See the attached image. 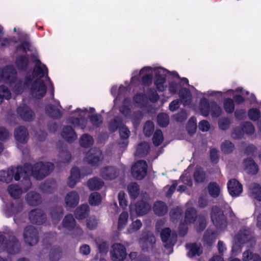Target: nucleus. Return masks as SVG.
I'll return each instance as SVG.
<instances>
[{"instance_id": "nucleus-6", "label": "nucleus", "mask_w": 261, "mask_h": 261, "mask_svg": "<svg viewBox=\"0 0 261 261\" xmlns=\"http://www.w3.org/2000/svg\"><path fill=\"white\" fill-rule=\"evenodd\" d=\"M118 127H120V139L123 140L119 144L121 147L125 148L127 145V139L129 136L130 131L125 126L122 125V122L119 118L115 119L114 121L110 125V128L112 131L116 130Z\"/></svg>"}, {"instance_id": "nucleus-53", "label": "nucleus", "mask_w": 261, "mask_h": 261, "mask_svg": "<svg viewBox=\"0 0 261 261\" xmlns=\"http://www.w3.org/2000/svg\"><path fill=\"white\" fill-rule=\"evenodd\" d=\"M86 226L89 229H93L95 228L97 225V221L94 216L89 217L86 220Z\"/></svg>"}, {"instance_id": "nucleus-43", "label": "nucleus", "mask_w": 261, "mask_h": 261, "mask_svg": "<svg viewBox=\"0 0 261 261\" xmlns=\"http://www.w3.org/2000/svg\"><path fill=\"white\" fill-rule=\"evenodd\" d=\"M195 211L193 208H188L185 214V222L190 224L195 221Z\"/></svg>"}, {"instance_id": "nucleus-36", "label": "nucleus", "mask_w": 261, "mask_h": 261, "mask_svg": "<svg viewBox=\"0 0 261 261\" xmlns=\"http://www.w3.org/2000/svg\"><path fill=\"white\" fill-rule=\"evenodd\" d=\"M103 182L97 178L90 179L88 182V186L91 190H96L100 189L103 186Z\"/></svg>"}, {"instance_id": "nucleus-57", "label": "nucleus", "mask_w": 261, "mask_h": 261, "mask_svg": "<svg viewBox=\"0 0 261 261\" xmlns=\"http://www.w3.org/2000/svg\"><path fill=\"white\" fill-rule=\"evenodd\" d=\"M30 44L28 42H22L21 45L17 48L16 53L17 54L25 53L30 49Z\"/></svg>"}, {"instance_id": "nucleus-49", "label": "nucleus", "mask_w": 261, "mask_h": 261, "mask_svg": "<svg viewBox=\"0 0 261 261\" xmlns=\"http://www.w3.org/2000/svg\"><path fill=\"white\" fill-rule=\"evenodd\" d=\"M153 143L154 145H160L163 141V136L162 132L160 130H157L154 133L153 137Z\"/></svg>"}, {"instance_id": "nucleus-42", "label": "nucleus", "mask_w": 261, "mask_h": 261, "mask_svg": "<svg viewBox=\"0 0 261 261\" xmlns=\"http://www.w3.org/2000/svg\"><path fill=\"white\" fill-rule=\"evenodd\" d=\"M155 238L153 236H150L146 240H141L140 244L142 247V249H145V246H146V249L152 247L153 244L155 243Z\"/></svg>"}, {"instance_id": "nucleus-33", "label": "nucleus", "mask_w": 261, "mask_h": 261, "mask_svg": "<svg viewBox=\"0 0 261 261\" xmlns=\"http://www.w3.org/2000/svg\"><path fill=\"white\" fill-rule=\"evenodd\" d=\"M244 164L247 172L251 174H255L257 172V167L253 160L251 159L246 160L244 161Z\"/></svg>"}, {"instance_id": "nucleus-11", "label": "nucleus", "mask_w": 261, "mask_h": 261, "mask_svg": "<svg viewBox=\"0 0 261 261\" xmlns=\"http://www.w3.org/2000/svg\"><path fill=\"white\" fill-rule=\"evenodd\" d=\"M37 231L33 226H29L25 228L23 233L25 241L30 245H34L38 242Z\"/></svg>"}, {"instance_id": "nucleus-3", "label": "nucleus", "mask_w": 261, "mask_h": 261, "mask_svg": "<svg viewBox=\"0 0 261 261\" xmlns=\"http://www.w3.org/2000/svg\"><path fill=\"white\" fill-rule=\"evenodd\" d=\"M169 72L161 67H145L139 71L136 70L133 72L131 82L135 83L139 81L142 77L144 85H149L152 81V74H154V85L156 89L160 92L165 91L167 88L166 76Z\"/></svg>"}, {"instance_id": "nucleus-16", "label": "nucleus", "mask_w": 261, "mask_h": 261, "mask_svg": "<svg viewBox=\"0 0 261 261\" xmlns=\"http://www.w3.org/2000/svg\"><path fill=\"white\" fill-rule=\"evenodd\" d=\"M227 188L229 194L233 197L238 196L243 190L242 185L234 179L228 181Z\"/></svg>"}, {"instance_id": "nucleus-18", "label": "nucleus", "mask_w": 261, "mask_h": 261, "mask_svg": "<svg viewBox=\"0 0 261 261\" xmlns=\"http://www.w3.org/2000/svg\"><path fill=\"white\" fill-rule=\"evenodd\" d=\"M101 152L99 150H91L87 155L86 160L93 165L98 164L101 160Z\"/></svg>"}, {"instance_id": "nucleus-13", "label": "nucleus", "mask_w": 261, "mask_h": 261, "mask_svg": "<svg viewBox=\"0 0 261 261\" xmlns=\"http://www.w3.org/2000/svg\"><path fill=\"white\" fill-rule=\"evenodd\" d=\"M236 244H245L248 242H251L252 238L250 230L247 228H242L239 230L235 237Z\"/></svg>"}, {"instance_id": "nucleus-7", "label": "nucleus", "mask_w": 261, "mask_h": 261, "mask_svg": "<svg viewBox=\"0 0 261 261\" xmlns=\"http://www.w3.org/2000/svg\"><path fill=\"white\" fill-rule=\"evenodd\" d=\"M147 165L145 161L140 160L135 163L132 168L133 176L139 180L144 178L146 174Z\"/></svg>"}, {"instance_id": "nucleus-40", "label": "nucleus", "mask_w": 261, "mask_h": 261, "mask_svg": "<svg viewBox=\"0 0 261 261\" xmlns=\"http://www.w3.org/2000/svg\"><path fill=\"white\" fill-rule=\"evenodd\" d=\"M149 148V145L147 143H140L137 148L135 154L139 156H143L148 153Z\"/></svg>"}, {"instance_id": "nucleus-45", "label": "nucleus", "mask_w": 261, "mask_h": 261, "mask_svg": "<svg viewBox=\"0 0 261 261\" xmlns=\"http://www.w3.org/2000/svg\"><path fill=\"white\" fill-rule=\"evenodd\" d=\"M221 148L223 153H230L233 151L234 145L229 141H225L222 143Z\"/></svg>"}, {"instance_id": "nucleus-31", "label": "nucleus", "mask_w": 261, "mask_h": 261, "mask_svg": "<svg viewBox=\"0 0 261 261\" xmlns=\"http://www.w3.org/2000/svg\"><path fill=\"white\" fill-rule=\"evenodd\" d=\"M62 225L64 228L70 231L75 226V221L71 215H69L66 216L64 219Z\"/></svg>"}, {"instance_id": "nucleus-54", "label": "nucleus", "mask_w": 261, "mask_h": 261, "mask_svg": "<svg viewBox=\"0 0 261 261\" xmlns=\"http://www.w3.org/2000/svg\"><path fill=\"white\" fill-rule=\"evenodd\" d=\"M194 178L197 182H201L205 179V174L201 169H197L194 173Z\"/></svg>"}, {"instance_id": "nucleus-37", "label": "nucleus", "mask_w": 261, "mask_h": 261, "mask_svg": "<svg viewBox=\"0 0 261 261\" xmlns=\"http://www.w3.org/2000/svg\"><path fill=\"white\" fill-rule=\"evenodd\" d=\"M16 65L19 70H25L28 65V59L24 56L18 57L16 60Z\"/></svg>"}, {"instance_id": "nucleus-50", "label": "nucleus", "mask_w": 261, "mask_h": 261, "mask_svg": "<svg viewBox=\"0 0 261 261\" xmlns=\"http://www.w3.org/2000/svg\"><path fill=\"white\" fill-rule=\"evenodd\" d=\"M169 122L168 116L166 114H161L158 116V124L162 127L166 126Z\"/></svg>"}, {"instance_id": "nucleus-21", "label": "nucleus", "mask_w": 261, "mask_h": 261, "mask_svg": "<svg viewBox=\"0 0 261 261\" xmlns=\"http://www.w3.org/2000/svg\"><path fill=\"white\" fill-rule=\"evenodd\" d=\"M29 218L32 223L40 224L44 221L45 217L41 210H35L30 213Z\"/></svg>"}, {"instance_id": "nucleus-25", "label": "nucleus", "mask_w": 261, "mask_h": 261, "mask_svg": "<svg viewBox=\"0 0 261 261\" xmlns=\"http://www.w3.org/2000/svg\"><path fill=\"white\" fill-rule=\"evenodd\" d=\"M249 195L258 201H261V187L259 185L252 184L249 189Z\"/></svg>"}, {"instance_id": "nucleus-38", "label": "nucleus", "mask_w": 261, "mask_h": 261, "mask_svg": "<svg viewBox=\"0 0 261 261\" xmlns=\"http://www.w3.org/2000/svg\"><path fill=\"white\" fill-rule=\"evenodd\" d=\"M127 191L130 198H135L139 194L140 189L136 183L133 182L128 185Z\"/></svg>"}, {"instance_id": "nucleus-61", "label": "nucleus", "mask_w": 261, "mask_h": 261, "mask_svg": "<svg viewBox=\"0 0 261 261\" xmlns=\"http://www.w3.org/2000/svg\"><path fill=\"white\" fill-rule=\"evenodd\" d=\"M203 97L205 98V96L210 97V96H215L216 97H222L223 95V92L221 91H212L210 90L206 92V93H203Z\"/></svg>"}, {"instance_id": "nucleus-63", "label": "nucleus", "mask_w": 261, "mask_h": 261, "mask_svg": "<svg viewBox=\"0 0 261 261\" xmlns=\"http://www.w3.org/2000/svg\"><path fill=\"white\" fill-rule=\"evenodd\" d=\"M198 127L202 132H207L210 128V124L206 120H202L199 122Z\"/></svg>"}, {"instance_id": "nucleus-1", "label": "nucleus", "mask_w": 261, "mask_h": 261, "mask_svg": "<svg viewBox=\"0 0 261 261\" xmlns=\"http://www.w3.org/2000/svg\"><path fill=\"white\" fill-rule=\"evenodd\" d=\"M47 69L45 65L40 62L37 63L34 69L32 76L27 75L24 81L16 78V72L11 66H7L0 72V82L7 84L12 92L16 95L23 93L28 87H30V94L35 99L43 97L47 88H50L53 92L54 88L49 79L44 76Z\"/></svg>"}, {"instance_id": "nucleus-27", "label": "nucleus", "mask_w": 261, "mask_h": 261, "mask_svg": "<svg viewBox=\"0 0 261 261\" xmlns=\"http://www.w3.org/2000/svg\"><path fill=\"white\" fill-rule=\"evenodd\" d=\"M179 96L185 106L189 105L192 100V95L189 90L182 88L179 90Z\"/></svg>"}, {"instance_id": "nucleus-46", "label": "nucleus", "mask_w": 261, "mask_h": 261, "mask_svg": "<svg viewBox=\"0 0 261 261\" xmlns=\"http://www.w3.org/2000/svg\"><path fill=\"white\" fill-rule=\"evenodd\" d=\"M11 92L5 86H0V103L4 99H8L11 97Z\"/></svg>"}, {"instance_id": "nucleus-62", "label": "nucleus", "mask_w": 261, "mask_h": 261, "mask_svg": "<svg viewBox=\"0 0 261 261\" xmlns=\"http://www.w3.org/2000/svg\"><path fill=\"white\" fill-rule=\"evenodd\" d=\"M91 122L95 127L98 126L102 123V118L100 115L93 116L90 118Z\"/></svg>"}, {"instance_id": "nucleus-14", "label": "nucleus", "mask_w": 261, "mask_h": 261, "mask_svg": "<svg viewBox=\"0 0 261 261\" xmlns=\"http://www.w3.org/2000/svg\"><path fill=\"white\" fill-rule=\"evenodd\" d=\"M161 236L163 242L166 243V247H169L173 245L175 242L176 235L174 232L171 233L169 228L162 229Z\"/></svg>"}, {"instance_id": "nucleus-55", "label": "nucleus", "mask_w": 261, "mask_h": 261, "mask_svg": "<svg viewBox=\"0 0 261 261\" xmlns=\"http://www.w3.org/2000/svg\"><path fill=\"white\" fill-rule=\"evenodd\" d=\"M142 226V223L140 220H137L134 222L130 225L128 229V232L129 233H132L134 231H137L139 230Z\"/></svg>"}, {"instance_id": "nucleus-29", "label": "nucleus", "mask_w": 261, "mask_h": 261, "mask_svg": "<svg viewBox=\"0 0 261 261\" xmlns=\"http://www.w3.org/2000/svg\"><path fill=\"white\" fill-rule=\"evenodd\" d=\"M153 210L154 213L158 216L165 215L167 212L166 204L161 201L156 202L153 205Z\"/></svg>"}, {"instance_id": "nucleus-23", "label": "nucleus", "mask_w": 261, "mask_h": 261, "mask_svg": "<svg viewBox=\"0 0 261 261\" xmlns=\"http://www.w3.org/2000/svg\"><path fill=\"white\" fill-rule=\"evenodd\" d=\"M209 194L214 198L218 197L221 192L222 185L215 182H210L207 187Z\"/></svg>"}, {"instance_id": "nucleus-10", "label": "nucleus", "mask_w": 261, "mask_h": 261, "mask_svg": "<svg viewBox=\"0 0 261 261\" xmlns=\"http://www.w3.org/2000/svg\"><path fill=\"white\" fill-rule=\"evenodd\" d=\"M173 77L176 79V80L174 82H171L169 83V92L172 94H175L176 93L177 90L179 87L181 86H186L188 85V80L186 78H182L179 81V77L178 74L176 72H172L171 73Z\"/></svg>"}, {"instance_id": "nucleus-60", "label": "nucleus", "mask_w": 261, "mask_h": 261, "mask_svg": "<svg viewBox=\"0 0 261 261\" xmlns=\"http://www.w3.org/2000/svg\"><path fill=\"white\" fill-rule=\"evenodd\" d=\"M118 199L120 205L122 208H125L127 206V201L125 199V194L123 192L119 193Z\"/></svg>"}, {"instance_id": "nucleus-59", "label": "nucleus", "mask_w": 261, "mask_h": 261, "mask_svg": "<svg viewBox=\"0 0 261 261\" xmlns=\"http://www.w3.org/2000/svg\"><path fill=\"white\" fill-rule=\"evenodd\" d=\"M129 110V100L125 99L123 105L120 108V111L121 113L126 115Z\"/></svg>"}, {"instance_id": "nucleus-22", "label": "nucleus", "mask_w": 261, "mask_h": 261, "mask_svg": "<svg viewBox=\"0 0 261 261\" xmlns=\"http://www.w3.org/2000/svg\"><path fill=\"white\" fill-rule=\"evenodd\" d=\"M117 171L114 167L105 168L101 170V175L105 179L111 180L117 176Z\"/></svg>"}, {"instance_id": "nucleus-52", "label": "nucleus", "mask_w": 261, "mask_h": 261, "mask_svg": "<svg viewBox=\"0 0 261 261\" xmlns=\"http://www.w3.org/2000/svg\"><path fill=\"white\" fill-rule=\"evenodd\" d=\"M248 115L250 119L256 121L259 118L260 111L258 109L252 108L249 110Z\"/></svg>"}, {"instance_id": "nucleus-8", "label": "nucleus", "mask_w": 261, "mask_h": 261, "mask_svg": "<svg viewBox=\"0 0 261 261\" xmlns=\"http://www.w3.org/2000/svg\"><path fill=\"white\" fill-rule=\"evenodd\" d=\"M126 255L125 248L123 245L115 243L112 246L111 258L113 261H122Z\"/></svg>"}, {"instance_id": "nucleus-9", "label": "nucleus", "mask_w": 261, "mask_h": 261, "mask_svg": "<svg viewBox=\"0 0 261 261\" xmlns=\"http://www.w3.org/2000/svg\"><path fill=\"white\" fill-rule=\"evenodd\" d=\"M150 205L147 202L141 201L136 204H132L130 206V213L131 216H142L147 213L150 210Z\"/></svg>"}, {"instance_id": "nucleus-34", "label": "nucleus", "mask_w": 261, "mask_h": 261, "mask_svg": "<svg viewBox=\"0 0 261 261\" xmlns=\"http://www.w3.org/2000/svg\"><path fill=\"white\" fill-rule=\"evenodd\" d=\"M126 91V88L123 86H120L118 88L117 86H113L112 87L111 93L114 96L116 97V98L114 100L115 104L116 103V101L122 95H123Z\"/></svg>"}, {"instance_id": "nucleus-64", "label": "nucleus", "mask_w": 261, "mask_h": 261, "mask_svg": "<svg viewBox=\"0 0 261 261\" xmlns=\"http://www.w3.org/2000/svg\"><path fill=\"white\" fill-rule=\"evenodd\" d=\"M61 256V252L59 250L53 251L49 254V258L51 261H58Z\"/></svg>"}, {"instance_id": "nucleus-17", "label": "nucleus", "mask_w": 261, "mask_h": 261, "mask_svg": "<svg viewBox=\"0 0 261 261\" xmlns=\"http://www.w3.org/2000/svg\"><path fill=\"white\" fill-rule=\"evenodd\" d=\"M74 114L75 116H78L79 117L75 118V119H70V122L75 125L81 126L82 128H84L85 125L83 124L84 122L83 118L89 116L88 110L77 109L76 110Z\"/></svg>"}, {"instance_id": "nucleus-28", "label": "nucleus", "mask_w": 261, "mask_h": 261, "mask_svg": "<svg viewBox=\"0 0 261 261\" xmlns=\"http://www.w3.org/2000/svg\"><path fill=\"white\" fill-rule=\"evenodd\" d=\"M187 248L188 250V255L189 257H193L195 255H199L202 253V249L200 247V245L198 244H187Z\"/></svg>"}, {"instance_id": "nucleus-32", "label": "nucleus", "mask_w": 261, "mask_h": 261, "mask_svg": "<svg viewBox=\"0 0 261 261\" xmlns=\"http://www.w3.org/2000/svg\"><path fill=\"white\" fill-rule=\"evenodd\" d=\"M89 212V206L87 204H83L79 207L75 212V216L77 219L82 220L87 215Z\"/></svg>"}, {"instance_id": "nucleus-5", "label": "nucleus", "mask_w": 261, "mask_h": 261, "mask_svg": "<svg viewBox=\"0 0 261 261\" xmlns=\"http://www.w3.org/2000/svg\"><path fill=\"white\" fill-rule=\"evenodd\" d=\"M211 219L217 228L219 230H223L227 225V222L223 212L218 207L212 208Z\"/></svg>"}, {"instance_id": "nucleus-39", "label": "nucleus", "mask_w": 261, "mask_h": 261, "mask_svg": "<svg viewBox=\"0 0 261 261\" xmlns=\"http://www.w3.org/2000/svg\"><path fill=\"white\" fill-rule=\"evenodd\" d=\"M101 200V196L98 192L92 193L89 198V203L93 206H97L100 204Z\"/></svg>"}, {"instance_id": "nucleus-56", "label": "nucleus", "mask_w": 261, "mask_h": 261, "mask_svg": "<svg viewBox=\"0 0 261 261\" xmlns=\"http://www.w3.org/2000/svg\"><path fill=\"white\" fill-rule=\"evenodd\" d=\"M154 125L153 123L151 121H147L144 127V133L147 136H150L152 133L153 130Z\"/></svg>"}, {"instance_id": "nucleus-19", "label": "nucleus", "mask_w": 261, "mask_h": 261, "mask_svg": "<svg viewBox=\"0 0 261 261\" xmlns=\"http://www.w3.org/2000/svg\"><path fill=\"white\" fill-rule=\"evenodd\" d=\"M17 113L24 120H31L34 117L33 112L25 105L20 106L17 109Z\"/></svg>"}, {"instance_id": "nucleus-51", "label": "nucleus", "mask_w": 261, "mask_h": 261, "mask_svg": "<svg viewBox=\"0 0 261 261\" xmlns=\"http://www.w3.org/2000/svg\"><path fill=\"white\" fill-rule=\"evenodd\" d=\"M46 111L51 117L57 118L61 115L60 109L58 107H54L53 106H48L46 108Z\"/></svg>"}, {"instance_id": "nucleus-35", "label": "nucleus", "mask_w": 261, "mask_h": 261, "mask_svg": "<svg viewBox=\"0 0 261 261\" xmlns=\"http://www.w3.org/2000/svg\"><path fill=\"white\" fill-rule=\"evenodd\" d=\"M8 191L10 196L14 198H18L22 193V190L16 185H10Z\"/></svg>"}, {"instance_id": "nucleus-20", "label": "nucleus", "mask_w": 261, "mask_h": 261, "mask_svg": "<svg viewBox=\"0 0 261 261\" xmlns=\"http://www.w3.org/2000/svg\"><path fill=\"white\" fill-rule=\"evenodd\" d=\"M17 247V242L8 243L7 241L5 240L4 236H0V252L6 250L10 253H13L15 252L14 248Z\"/></svg>"}, {"instance_id": "nucleus-24", "label": "nucleus", "mask_w": 261, "mask_h": 261, "mask_svg": "<svg viewBox=\"0 0 261 261\" xmlns=\"http://www.w3.org/2000/svg\"><path fill=\"white\" fill-rule=\"evenodd\" d=\"M62 137L68 142H72L77 138L73 129L69 126L65 127L63 129L61 133Z\"/></svg>"}, {"instance_id": "nucleus-30", "label": "nucleus", "mask_w": 261, "mask_h": 261, "mask_svg": "<svg viewBox=\"0 0 261 261\" xmlns=\"http://www.w3.org/2000/svg\"><path fill=\"white\" fill-rule=\"evenodd\" d=\"M27 200L30 205H36L41 202V197L37 193L31 192L27 194Z\"/></svg>"}, {"instance_id": "nucleus-44", "label": "nucleus", "mask_w": 261, "mask_h": 261, "mask_svg": "<svg viewBox=\"0 0 261 261\" xmlns=\"http://www.w3.org/2000/svg\"><path fill=\"white\" fill-rule=\"evenodd\" d=\"M93 138L88 135H83L80 139V144L82 146L85 147H88L93 144Z\"/></svg>"}, {"instance_id": "nucleus-4", "label": "nucleus", "mask_w": 261, "mask_h": 261, "mask_svg": "<svg viewBox=\"0 0 261 261\" xmlns=\"http://www.w3.org/2000/svg\"><path fill=\"white\" fill-rule=\"evenodd\" d=\"M195 111L204 117L207 116L211 113L213 117H218L221 114L222 109L216 102L212 101L209 103L207 99L204 97L201 99Z\"/></svg>"}, {"instance_id": "nucleus-2", "label": "nucleus", "mask_w": 261, "mask_h": 261, "mask_svg": "<svg viewBox=\"0 0 261 261\" xmlns=\"http://www.w3.org/2000/svg\"><path fill=\"white\" fill-rule=\"evenodd\" d=\"M53 169V165L48 162H39L35 165L33 168L30 165L18 167L16 169H9L0 172V180L3 182L11 181L13 177L15 180H18L20 176L27 178L32 175L35 178L40 179L47 175Z\"/></svg>"}, {"instance_id": "nucleus-41", "label": "nucleus", "mask_w": 261, "mask_h": 261, "mask_svg": "<svg viewBox=\"0 0 261 261\" xmlns=\"http://www.w3.org/2000/svg\"><path fill=\"white\" fill-rule=\"evenodd\" d=\"M128 214L125 212H123L120 214L118 222V228L119 230L123 229L126 226L128 221Z\"/></svg>"}, {"instance_id": "nucleus-12", "label": "nucleus", "mask_w": 261, "mask_h": 261, "mask_svg": "<svg viewBox=\"0 0 261 261\" xmlns=\"http://www.w3.org/2000/svg\"><path fill=\"white\" fill-rule=\"evenodd\" d=\"M80 196L75 191L68 193L64 198L65 207L67 208H73L79 203Z\"/></svg>"}, {"instance_id": "nucleus-47", "label": "nucleus", "mask_w": 261, "mask_h": 261, "mask_svg": "<svg viewBox=\"0 0 261 261\" xmlns=\"http://www.w3.org/2000/svg\"><path fill=\"white\" fill-rule=\"evenodd\" d=\"M147 98L141 94H137L134 98V103L138 107H142L146 102Z\"/></svg>"}, {"instance_id": "nucleus-15", "label": "nucleus", "mask_w": 261, "mask_h": 261, "mask_svg": "<svg viewBox=\"0 0 261 261\" xmlns=\"http://www.w3.org/2000/svg\"><path fill=\"white\" fill-rule=\"evenodd\" d=\"M14 137L18 146L27 143L28 140V133L24 127L19 126L14 130Z\"/></svg>"}, {"instance_id": "nucleus-26", "label": "nucleus", "mask_w": 261, "mask_h": 261, "mask_svg": "<svg viewBox=\"0 0 261 261\" xmlns=\"http://www.w3.org/2000/svg\"><path fill=\"white\" fill-rule=\"evenodd\" d=\"M80 178V171L77 168H73L71 171V175L68 180V185L73 188L79 181Z\"/></svg>"}, {"instance_id": "nucleus-58", "label": "nucleus", "mask_w": 261, "mask_h": 261, "mask_svg": "<svg viewBox=\"0 0 261 261\" xmlns=\"http://www.w3.org/2000/svg\"><path fill=\"white\" fill-rule=\"evenodd\" d=\"M196 120L195 118H192L189 121L187 128L190 133H193L196 129Z\"/></svg>"}, {"instance_id": "nucleus-48", "label": "nucleus", "mask_w": 261, "mask_h": 261, "mask_svg": "<svg viewBox=\"0 0 261 261\" xmlns=\"http://www.w3.org/2000/svg\"><path fill=\"white\" fill-rule=\"evenodd\" d=\"M224 108L227 113L233 112L234 109V105L232 99L230 98L224 99Z\"/></svg>"}]
</instances>
